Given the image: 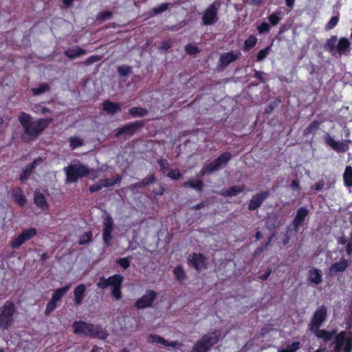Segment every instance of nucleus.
I'll return each instance as SVG.
<instances>
[{
    "label": "nucleus",
    "instance_id": "obj_28",
    "mask_svg": "<svg viewBox=\"0 0 352 352\" xmlns=\"http://www.w3.org/2000/svg\"><path fill=\"white\" fill-rule=\"evenodd\" d=\"M102 109L107 113L113 115L120 111V104L118 102L106 100L102 103Z\"/></svg>",
    "mask_w": 352,
    "mask_h": 352
},
{
    "label": "nucleus",
    "instance_id": "obj_33",
    "mask_svg": "<svg viewBox=\"0 0 352 352\" xmlns=\"http://www.w3.org/2000/svg\"><path fill=\"white\" fill-rule=\"evenodd\" d=\"M350 47L349 40L346 37H341L337 44L336 52L340 54H344Z\"/></svg>",
    "mask_w": 352,
    "mask_h": 352
},
{
    "label": "nucleus",
    "instance_id": "obj_26",
    "mask_svg": "<svg viewBox=\"0 0 352 352\" xmlns=\"http://www.w3.org/2000/svg\"><path fill=\"white\" fill-rule=\"evenodd\" d=\"M147 342L153 344H162L165 346H170L175 348L178 344L177 342H168L158 335L149 334L147 337Z\"/></svg>",
    "mask_w": 352,
    "mask_h": 352
},
{
    "label": "nucleus",
    "instance_id": "obj_10",
    "mask_svg": "<svg viewBox=\"0 0 352 352\" xmlns=\"http://www.w3.org/2000/svg\"><path fill=\"white\" fill-rule=\"evenodd\" d=\"M327 308L324 305L318 307L313 314L309 324V329L321 327L327 318Z\"/></svg>",
    "mask_w": 352,
    "mask_h": 352
},
{
    "label": "nucleus",
    "instance_id": "obj_59",
    "mask_svg": "<svg viewBox=\"0 0 352 352\" xmlns=\"http://www.w3.org/2000/svg\"><path fill=\"white\" fill-rule=\"evenodd\" d=\"M101 60V57L100 56H98V55H93V56H91L90 57H89L85 62H84V65L85 66H89L92 64H94V63H96L99 60Z\"/></svg>",
    "mask_w": 352,
    "mask_h": 352
},
{
    "label": "nucleus",
    "instance_id": "obj_55",
    "mask_svg": "<svg viewBox=\"0 0 352 352\" xmlns=\"http://www.w3.org/2000/svg\"><path fill=\"white\" fill-rule=\"evenodd\" d=\"M91 239L92 232H88L80 237V241H78V243L80 245H85L89 243L91 241Z\"/></svg>",
    "mask_w": 352,
    "mask_h": 352
},
{
    "label": "nucleus",
    "instance_id": "obj_2",
    "mask_svg": "<svg viewBox=\"0 0 352 352\" xmlns=\"http://www.w3.org/2000/svg\"><path fill=\"white\" fill-rule=\"evenodd\" d=\"M74 333L92 338L104 340L108 336V333L100 325L89 323L83 320H76L73 322Z\"/></svg>",
    "mask_w": 352,
    "mask_h": 352
},
{
    "label": "nucleus",
    "instance_id": "obj_58",
    "mask_svg": "<svg viewBox=\"0 0 352 352\" xmlns=\"http://www.w3.org/2000/svg\"><path fill=\"white\" fill-rule=\"evenodd\" d=\"M167 177L172 179L177 180L182 177V173H180L179 169H175L170 170L168 173H167Z\"/></svg>",
    "mask_w": 352,
    "mask_h": 352
},
{
    "label": "nucleus",
    "instance_id": "obj_13",
    "mask_svg": "<svg viewBox=\"0 0 352 352\" xmlns=\"http://www.w3.org/2000/svg\"><path fill=\"white\" fill-rule=\"evenodd\" d=\"M218 8L216 2H213L205 10L202 16V23L204 25L208 26L213 25L218 20L217 17Z\"/></svg>",
    "mask_w": 352,
    "mask_h": 352
},
{
    "label": "nucleus",
    "instance_id": "obj_1",
    "mask_svg": "<svg viewBox=\"0 0 352 352\" xmlns=\"http://www.w3.org/2000/svg\"><path fill=\"white\" fill-rule=\"evenodd\" d=\"M18 120L23 130L21 140L24 142H29L36 140L42 132L52 122V118H41L33 121L32 117L25 112L19 113Z\"/></svg>",
    "mask_w": 352,
    "mask_h": 352
},
{
    "label": "nucleus",
    "instance_id": "obj_57",
    "mask_svg": "<svg viewBox=\"0 0 352 352\" xmlns=\"http://www.w3.org/2000/svg\"><path fill=\"white\" fill-rule=\"evenodd\" d=\"M258 32L260 34H264L270 32V25L265 22H262L258 26H257Z\"/></svg>",
    "mask_w": 352,
    "mask_h": 352
},
{
    "label": "nucleus",
    "instance_id": "obj_12",
    "mask_svg": "<svg viewBox=\"0 0 352 352\" xmlns=\"http://www.w3.org/2000/svg\"><path fill=\"white\" fill-rule=\"evenodd\" d=\"M157 297V292L153 289L146 290L140 298L135 302V307L138 309H144L150 308L153 306L154 301Z\"/></svg>",
    "mask_w": 352,
    "mask_h": 352
},
{
    "label": "nucleus",
    "instance_id": "obj_20",
    "mask_svg": "<svg viewBox=\"0 0 352 352\" xmlns=\"http://www.w3.org/2000/svg\"><path fill=\"white\" fill-rule=\"evenodd\" d=\"M309 331L314 333L316 338L322 339L325 342L331 341L336 333V330L330 331L326 329H321L320 327L311 329Z\"/></svg>",
    "mask_w": 352,
    "mask_h": 352
},
{
    "label": "nucleus",
    "instance_id": "obj_6",
    "mask_svg": "<svg viewBox=\"0 0 352 352\" xmlns=\"http://www.w3.org/2000/svg\"><path fill=\"white\" fill-rule=\"evenodd\" d=\"M67 183H74L78 178L88 177L89 167L81 163L71 164L63 168Z\"/></svg>",
    "mask_w": 352,
    "mask_h": 352
},
{
    "label": "nucleus",
    "instance_id": "obj_30",
    "mask_svg": "<svg viewBox=\"0 0 352 352\" xmlns=\"http://www.w3.org/2000/svg\"><path fill=\"white\" fill-rule=\"evenodd\" d=\"M338 43V37L336 36H332L325 42L324 45V49L331 54H335L337 50Z\"/></svg>",
    "mask_w": 352,
    "mask_h": 352
},
{
    "label": "nucleus",
    "instance_id": "obj_18",
    "mask_svg": "<svg viewBox=\"0 0 352 352\" xmlns=\"http://www.w3.org/2000/svg\"><path fill=\"white\" fill-rule=\"evenodd\" d=\"M188 261L197 272H201L207 267L206 258L201 253H192L189 256Z\"/></svg>",
    "mask_w": 352,
    "mask_h": 352
},
{
    "label": "nucleus",
    "instance_id": "obj_41",
    "mask_svg": "<svg viewBox=\"0 0 352 352\" xmlns=\"http://www.w3.org/2000/svg\"><path fill=\"white\" fill-rule=\"evenodd\" d=\"M68 141L71 150H74L84 145L83 140L77 136L69 137Z\"/></svg>",
    "mask_w": 352,
    "mask_h": 352
},
{
    "label": "nucleus",
    "instance_id": "obj_23",
    "mask_svg": "<svg viewBox=\"0 0 352 352\" xmlns=\"http://www.w3.org/2000/svg\"><path fill=\"white\" fill-rule=\"evenodd\" d=\"M33 203H34L37 208L43 211L49 210V204L45 196L38 190H36L34 194H33Z\"/></svg>",
    "mask_w": 352,
    "mask_h": 352
},
{
    "label": "nucleus",
    "instance_id": "obj_17",
    "mask_svg": "<svg viewBox=\"0 0 352 352\" xmlns=\"http://www.w3.org/2000/svg\"><path fill=\"white\" fill-rule=\"evenodd\" d=\"M113 226L112 218L110 215H107L104 219L102 230V239L106 246L110 245V241L112 239Z\"/></svg>",
    "mask_w": 352,
    "mask_h": 352
},
{
    "label": "nucleus",
    "instance_id": "obj_19",
    "mask_svg": "<svg viewBox=\"0 0 352 352\" xmlns=\"http://www.w3.org/2000/svg\"><path fill=\"white\" fill-rule=\"evenodd\" d=\"M241 53L239 50L232 51L230 52H225L220 55L219 59V64L221 67H226L232 62L236 60L241 56Z\"/></svg>",
    "mask_w": 352,
    "mask_h": 352
},
{
    "label": "nucleus",
    "instance_id": "obj_3",
    "mask_svg": "<svg viewBox=\"0 0 352 352\" xmlns=\"http://www.w3.org/2000/svg\"><path fill=\"white\" fill-rule=\"evenodd\" d=\"M123 282V276L121 274H113L108 278L101 276L97 283L98 288L104 289L109 286L111 287V295L113 298L119 300L122 298V284Z\"/></svg>",
    "mask_w": 352,
    "mask_h": 352
},
{
    "label": "nucleus",
    "instance_id": "obj_60",
    "mask_svg": "<svg viewBox=\"0 0 352 352\" xmlns=\"http://www.w3.org/2000/svg\"><path fill=\"white\" fill-rule=\"evenodd\" d=\"M278 102L274 101L273 102L270 103L267 107H265L264 109L265 114H270L272 113L275 108L277 107Z\"/></svg>",
    "mask_w": 352,
    "mask_h": 352
},
{
    "label": "nucleus",
    "instance_id": "obj_15",
    "mask_svg": "<svg viewBox=\"0 0 352 352\" xmlns=\"http://www.w3.org/2000/svg\"><path fill=\"white\" fill-rule=\"evenodd\" d=\"M270 197V190H263L252 196L248 204V210L254 211L261 207L262 204Z\"/></svg>",
    "mask_w": 352,
    "mask_h": 352
},
{
    "label": "nucleus",
    "instance_id": "obj_43",
    "mask_svg": "<svg viewBox=\"0 0 352 352\" xmlns=\"http://www.w3.org/2000/svg\"><path fill=\"white\" fill-rule=\"evenodd\" d=\"M173 275L179 282H182L186 277L185 271L182 265H179L173 270Z\"/></svg>",
    "mask_w": 352,
    "mask_h": 352
},
{
    "label": "nucleus",
    "instance_id": "obj_56",
    "mask_svg": "<svg viewBox=\"0 0 352 352\" xmlns=\"http://www.w3.org/2000/svg\"><path fill=\"white\" fill-rule=\"evenodd\" d=\"M186 52L190 55H195L199 52L198 47L191 43H188L185 47Z\"/></svg>",
    "mask_w": 352,
    "mask_h": 352
},
{
    "label": "nucleus",
    "instance_id": "obj_53",
    "mask_svg": "<svg viewBox=\"0 0 352 352\" xmlns=\"http://www.w3.org/2000/svg\"><path fill=\"white\" fill-rule=\"evenodd\" d=\"M113 16V13L111 11L105 10L99 13L97 16V20L103 22L107 19H110Z\"/></svg>",
    "mask_w": 352,
    "mask_h": 352
},
{
    "label": "nucleus",
    "instance_id": "obj_25",
    "mask_svg": "<svg viewBox=\"0 0 352 352\" xmlns=\"http://www.w3.org/2000/svg\"><path fill=\"white\" fill-rule=\"evenodd\" d=\"M87 53V50L83 48H81V47L79 45H76L73 47H68L63 52L65 56L67 57L69 60H73L82 55H85Z\"/></svg>",
    "mask_w": 352,
    "mask_h": 352
},
{
    "label": "nucleus",
    "instance_id": "obj_37",
    "mask_svg": "<svg viewBox=\"0 0 352 352\" xmlns=\"http://www.w3.org/2000/svg\"><path fill=\"white\" fill-rule=\"evenodd\" d=\"M128 113L132 118H143L148 114V111L142 107H135L130 109Z\"/></svg>",
    "mask_w": 352,
    "mask_h": 352
},
{
    "label": "nucleus",
    "instance_id": "obj_46",
    "mask_svg": "<svg viewBox=\"0 0 352 352\" xmlns=\"http://www.w3.org/2000/svg\"><path fill=\"white\" fill-rule=\"evenodd\" d=\"M271 51H272L271 45L266 46L263 49L261 50L256 55V62L262 61L263 59H265L266 58V56L270 53Z\"/></svg>",
    "mask_w": 352,
    "mask_h": 352
},
{
    "label": "nucleus",
    "instance_id": "obj_8",
    "mask_svg": "<svg viewBox=\"0 0 352 352\" xmlns=\"http://www.w3.org/2000/svg\"><path fill=\"white\" fill-rule=\"evenodd\" d=\"M352 352V331H341L335 338V351L336 352Z\"/></svg>",
    "mask_w": 352,
    "mask_h": 352
},
{
    "label": "nucleus",
    "instance_id": "obj_42",
    "mask_svg": "<svg viewBox=\"0 0 352 352\" xmlns=\"http://www.w3.org/2000/svg\"><path fill=\"white\" fill-rule=\"evenodd\" d=\"M282 14V12L277 11L268 16V21H270V25L271 26H276L278 25L283 18Z\"/></svg>",
    "mask_w": 352,
    "mask_h": 352
},
{
    "label": "nucleus",
    "instance_id": "obj_35",
    "mask_svg": "<svg viewBox=\"0 0 352 352\" xmlns=\"http://www.w3.org/2000/svg\"><path fill=\"white\" fill-rule=\"evenodd\" d=\"M309 279L311 283L320 284L322 281V275L320 270L313 268L309 272Z\"/></svg>",
    "mask_w": 352,
    "mask_h": 352
},
{
    "label": "nucleus",
    "instance_id": "obj_50",
    "mask_svg": "<svg viewBox=\"0 0 352 352\" xmlns=\"http://www.w3.org/2000/svg\"><path fill=\"white\" fill-rule=\"evenodd\" d=\"M300 347V342H294L286 348L279 351V352H296Z\"/></svg>",
    "mask_w": 352,
    "mask_h": 352
},
{
    "label": "nucleus",
    "instance_id": "obj_54",
    "mask_svg": "<svg viewBox=\"0 0 352 352\" xmlns=\"http://www.w3.org/2000/svg\"><path fill=\"white\" fill-rule=\"evenodd\" d=\"M157 164L159 165L160 171L163 174H165L166 172L169 170L170 164L166 160H163V159L158 160Z\"/></svg>",
    "mask_w": 352,
    "mask_h": 352
},
{
    "label": "nucleus",
    "instance_id": "obj_31",
    "mask_svg": "<svg viewBox=\"0 0 352 352\" xmlns=\"http://www.w3.org/2000/svg\"><path fill=\"white\" fill-rule=\"evenodd\" d=\"M156 182V177L155 175H149L148 176H146L145 178H143L140 182H138L135 184H133L131 185V188H144L151 184L154 183Z\"/></svg>",
    "mask_w": 352,
    "mask_h": 352
},
{
    "label": "nucleus",
    "instance_id": "obj_38",
    "mask_svg": "<svg viewBox=\"0 0 352 352\" xmlns=\"http://www.w3.org/2000/svg\"><path fill=\"white\" fill-rule=\"evenodd\" d=\"M320 122L315 120L311 122L303 131V135H307L311 133H316V132L320 129Z\"/></svg>",
    "mask_w": 352,
    "mask_h": 352
},
{
    "label": "nucleus",
    "instance_id": "obj_62",
    "mask_svg": "<svg viewBox=\"0 0 352 352\" xmlns=\"http://www.w3.org/2000/svg\"><path fill=\"white\" fill-rule=\"evenodd\" d=\"M89 173L87 177H89L91 179H95L99 177L100 171L98 169H93L89 168Z\"/></svg>",
    "mask_w": 352,
    "mask_h": 352
},
{
    "label": "nucleus",
    "instance_id": "obj_4",
    "mask_svg": "<svg viewBox=\"0 0 352 352\" xmlns=\"http://www.w3.org/2000/svg\"><path fill=\"white\" fill-rule=\"evenodd\" d=\"M232 159V154L230 152H223L219 157L213 161L206 163L199 173L200 177H204L206 174H212L219 170L221 167L226 166Z\"/></svg>",
    "mask_w": 352,
    "mask_h": 352
},
{
    "label": "nucleus",
    "instance_id": "obj_47",
    "mask_svg": "<svg viewBox=\"0 0 352 352\" xmlns=\"http://www.w3.org/2000/svg\"><path fill=\"white\" fill-rule=\"evenodd\" d=\"M117 72L120 77H126L132 73V67L129 65H121L118 67Z\"/></svg>",
    "mask_w": 352,
    "mask_h": 352
},
{
    "label": "nucleus",
    "instance_id": "obj_49",
    "mask_svg": "<svg viewBox=\"0 0 352 352\" xmlns=\"http://www.w3.org/2000/svg\"><path fill=\"white\" fill-rule=\"evenodd\" d=\"M170 5V3H161L157 7L153 8L151 10V12L155 15L159 14L166 11Z\"/></svg>",
    "mask_w": 352,
    "mask_h": 352
},
{
    "label": "nucleus",
    "instance_id": "obj_51",
    "mask_svg": "<svg viewBox=\"0 0 352 352\" xmlns=\"http://www.w3.org/2000/svg\"><path fill=\"white\" fill-rule=\"evenodd\" d=\"M57 302L51 298L50 302L47 304L45 314L50 316L56 308Z\"/></svg>",
    "mask_w": 352,
    "mask_h": 352
},
{
    "label": "nucleus",
    "instance_id": "obj_14",
    "mask_svg": "<svg viewBox=\"0 0 352 352\" xmlns=\"http://www.w3.org/2000/svg\"><path fill=\"white\" fill-rule=\"evenodd\" d=\"M122 180V176L118 175L114 179L104 178L100 179L98 182L91 185L89 190L91 193L100 190L103 187H111L115 184H119Z\"/></svg>",
    "mask_w": 352,
    "mask_h": 352
},
{
    "label": "nucleus",
    "instance_id": "obj_40",
    "mask_svg": "<svg viewBox=\"0 0 352 352\" xmlns=\"http://www.w3.org/2000/svg\"><path fill=\"white\" fill-rule=\"evenodd\" d=\"M257 43V38L253 34H251L248 38H247L243 46V50L244 52L249 51L250 49L253 48Z\"/></svg>",
    "mask_w": 352,
    "mask_h": 352
},
{
    "label": "nucleus",
    "instance_id": "obj_11",
    "mask_svg": "<svg viewBox=\"0 0 352 352\" xmlns=\"http://www.w3.org/2000/svg\"><path fill=\"white\" fill-rule=\"evenodd\" d=\"M37 234V230L35 228H30L23 230L15 239L10 242L13 249L19 248L22 244L32 239Z\"/></svg>",
    "mask_w": 352,
    "mask_h": 352
},
{
    "label": "nucleus",
    "instance_id": "obj_24",
    "mask_svg": "<svg viewBox=\"0 0 352 352\" xmlns=\"http://www.w3.org/2000/svg\"><path fill=\"white\" fill-rule=\"evenodd\" d=\"M41 161H42L41 158L38 157V158L34 160L31 164H29L28 165H27L25 166V168L19 174V179L21 182H24L26 179H28L29 177H30L31 174L35 170L36 166L38 165V163Z\"/></svg>",
    "mask_w": 352,
    "mask_h": 352
},
{
    "label": "nucleus",
    "instance_id": "obj_21",
    "mask_svg": "<svg viewBox=\"0 0 352 352\" xmlns=\"http://www.w3.org/2000/svg\"><path fill=\"white\" fill-rule=\"evenodd\" d=\"M324 142L338 152H344L346 150L345 144L342 142L335 140L329 133H326L324 135Z\"/></svg>",
    "mask_w": 352,
    "mask_h": 352
},
{
    "label": "nucleus",
    "instance_id": "obj_39",
    "mask_svg": "<svg viewBox=\"0 0 352 352\" xmlns=\"http://www.w3.org/2000/svg\"><path fill=\"white\" fill-rule=\"evenodd\" d=\"M343 179L345 186H352V167L351 166L346 167L344 173H343Z\"/></svg>",
    "mask_w": 352,
    "mask_h": 352
},
{
    "label": "nucleus",
    "instance_id": "obj_5",
    "mask_svg": "<svg viewBox=\"0 0 352 352\" xmlns=\"http://www.w3.org/2000/svg\"><path fill=\"white\" fill-rule=\"evenodd\" d=\"M221 333L217 331L204 334L192 346L190 352H208L216 344Z\"/></svg>",
    "mask_w": 352,
    "mask_h": 352
},
{
    "label": "nucleus",
    "instance_id": "obj_45",
    "mask_svg": "<svg viewBox=\"0 0 352 352\" xmlns=\"http://www.w3.org/2000/svg\"><path fill=\"white\" fill-rule=\"evenodd\" d=\"M50 85L47 84H45L44 82L43 84H40L39 86L37 87L32 88V93H33L34 96H38L46 91H50Z\"/></svg>",
    "mask_w": 352,
    "mask_h": 352
},
{
    "label": "nucleus",
    "instance_id": "obj_34",
    "mask_svg": "<svg viewBox=\"0 0 352 352\" xmlns=\"http://www.w3.org/2000/svg\"><path fill=\"white\" fill-rule=\"evenodd\" d=\"M12 198L19 206L21 207L25 206L26 199L21 188L19 187L12 192Z\"/></svg>",
    "mask_w": 352,
    "mask_h": 352
},
{
    "label": "nucleus",
    "instance_id": "obj_63",
    "mask_svg": "<svg viewBox=\"0 0 352 352\" xmlns=\"http://www.w3.org/2000/svg\"><path fill=\"white\" fill-rule=\"evenodd\" d=\"M290 187L294 190H299L300 187L298 180L293 179L290 184Z\"/></svg>",
    "mask_w": 352,
    "mask_h": 352
},
{
    "label": "nucleus",
    "instance_id": "obj_36",
    "mask_svg": "<svg viewBox=\"0 0 352 352\" xmlns=\"http://www.w3.org/2000/svg\"><path fill=\"white\" fill-rule=\"evenodd\" d=\"M184 187H190L195 190L201 192L204 188V182L201 179H190L184 183Z\"/></svg>",
    "mask_w": 352,
    "mask_h": 352
},
{
    "label": "nucleus",
    "instance_id": "obj_7",
    "mask_svg": "<svg viewBox=\"0 0 352 352\" xmlns=\"http://www.w3.org/2000/svg\"><path fill=\"white\" fill-rule=\"evenodd\" d=\"M16 312L14 303L11 300L6 302L0 308V329H8L14 322V316Z\"/></svg>",
    "mask_w": 352,
    "mask_h": 352
},
{
    "label": "nucleus",
    "instance_id": "obj_9",
    "mask_svg": "<svg viewBox=\"0 0 352 352\" xmlns=\"http://www.w3.org/2000/svg\"><path fill=\"white\" fill-rule=\"evenodd\" d=\"M144 122L142 120H136L135 122L128 123L123 126L118 128L115 133V136L119 138L122 135L129 136L133 135L136 132L140 131L144 126Z\"/></svg>",
    "mask_w": 352,
    "mask_h": 352
},
{
    "label": "nucleus",
    "instance_id": "obj_27",
    "mask_svg": "<svg viewBox=\"0 0 352 352\" xmlns=\"http://www.w3.org/2000/svg\"><path fill=\"white\" fill-rule=\"evenodd\" d=\"M349 266L348 260L342 258L339 262L333 263L329 267V274L333 276L337 272H342Z\"/></svg>",
    "mask_w": 352,
    "mask_h": 352
},
{
    "label": "nucleus",
    "instance_id": "obj_29",
    "mask_svg": "<svg viewBox=\"0 0 352 352\" xmlns=\"http://www.w3.org/2000/svg\"><path fill=\"white\" fill-rule=\"evenodd\" d=\"M245 189V186L242 185H234L230 188L223 190L220 194L224 197H232L236 196L238 194L243 192Z\"/></svg>",
    "mask_w": 352,
    "mask_h": 352
},
{
    "label": "nucleus",
    "instance_id": "obj_52",
    "mask_svg": "<svg viewBox=\"0 0 352 352\" xmlns=\"http://www.w3.org/2000/svg\"><path fill=\"white\" fill-rule=\"evenodd\" d=\"M131 257L120 258L116 261V263L122 269H127L131 265Z\"/></svg>",
    "mask_w": 352,
    "mask_h": 352
},
{
    "label": "nucleus",
    "instance_id": "obj_61",
    "mask_svg": "<svg viewBox=\"0 0 352 352\" xmlns=\"http://www.w3.org/2000/svg\"><path fill=\"white\" fill-rule=\"evenodd\" d=\"M172 45V41L169 38V39H167V40H164V41H162L161 44H160V49L161 50H163V51H165V50H167L168 49H169Z\"/></svg>",
    "mask_w": 352,
    "mask_h": 352
},
{
    "label": "nucleus",
    "instance_id": "obj_64",
    "mask_svg": "<svg viewBox=\"0 0 352 352\" xmlns=\"http://www.w3.org/2000/svg\"><path fill=\"white\" fill-rule=\"evenodd\" d=\"M254 78L258 79L261 82H264V78L263 77V73L261 72L254 69Z\"/></svg>",
    "mask_w": 352,
    "mask_h": 352
},
{
    "label": "nucleus",
    "instance_id": "obj_22",
    "mask_svg": "<svg viewBox=\"0 0 352 352\" xmlns=\"http://www.w3.org/2000/svg\"><path fill=\"white\" fill-rule=\"evenodd\" d=\"M87 287L84 283H81L76 287L73 291L74 304L80 306L83 303L85 297Z\"/></svg>",
    "mask_w": 352,
    "mask_h": 352
},
{
    "label": "nucleus",
    "instance_id": "obj_44",
    "mask_svg": "<svg viewBox=\"0 0 352 352\" xmlns=\"http://www.w3.org/2000/svg\"><path fill=\"white\" fill-rule=\"evenodd\" d=\"M275 234H272L268 237V241L265 243H263L260 247L256 248L254 252V256H256L260 255L263 251H265L270 245V242L273 240Z\"/></svg>",
    "mask_w": 352,
    "mask_h": 352
},
{
    "label": "nucleus",
    "instance_id": "obj_16",
    "mask_svg": "<svg viewBox=\"0 0 352 352\" xmlns=\"http://www.w3.org/2000/svg\"><path fill=\"white\" fill-rule=\"evenodd\" d=\"M309 211L306 207H300L297 210L296 214L292 221L293 230L297 232L300 226H303L307 217H308Z\"/></svg>",
    "mask_w": 352,
    "mask_h": 352
},
{
    "label": "nucleus",
    "instance_id": "obj_32",
    "mask_svg": "<svg viewBox=\"0 0 352 352\" xmlns=\"http://www.w3.org/2000/svg\"><path fill=\"white\" fill-rule=\"evenodd\" d=\"M71 287L70 283L66 284L65 286L56 289L52 294V299L56 301L57 302L62 299V298L66 294Z\"/></svg>",
    "mask_w": 352,
    "mask_h": 352
},
{
    "label": "nucleus",
    "instance_id": "obj_48",
    "mask_svg": "<svg viewBox=\"0 0 352 352\" xmlns=\"http://www.w3.org/2000/svg\"><path fill=\"white\" fill-rule=\"evenodd\" d=\"M339 22V14L331 17L330 21L325 25L326 31H330L335 28Z\"/></svg>",
    "mask_w": 352,
    "mask_h": 352
}]
</instances>
